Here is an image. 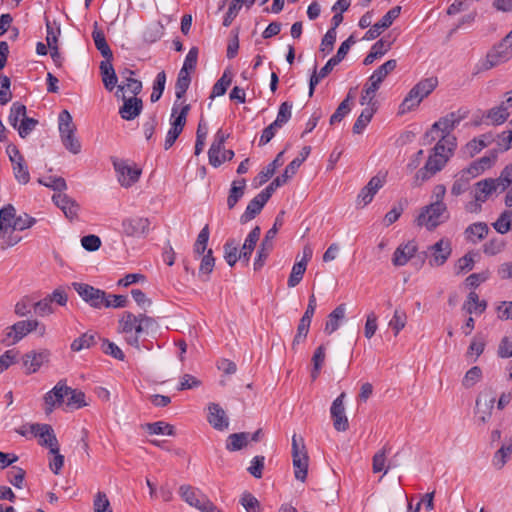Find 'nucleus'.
<instances>
[{"mask_svg": "<svg viewBox=\"0 0 512 512\" xmlns=\"http://www.w3.org/2000/svg\"><path fill=\"white\" fill-rule=\"evenodd\" d=\"M154 324V320L145 315L124 312L119 319L118 332L123 335L126 343L140 350V337Z\"/></svg>", "mask_w": 512, "mask_h": 512, "instance_id": "nucleus-1", "label": "nucleus"}, {"mask_svg": "<svg viewBox=\"0 0 512 512\" xmlns=\"http://www.w3.org/2000/svg\"><path fill=\"white\" fill-rule=\"evenodd\" d=\"M189 110V104H177V102L174 103L170 117L171 127L167 132L164 142L165 150H168L173 146L178 136L183 131Z\"/></svg>", "mask_w": 512, "mask_h": 512, "instance_id": "nucleus-2", "label": "nucleus"}, {"mask_svg": "<svg viewBox=\"0 0 512 512\" xmlns=\"http://www.w3.org/2000/svg\"><path fill=\"white\" fill-rule=\"evenodd\" d=\"M152 230L151 221L148 217L130 215L121 221L120 233L124 237L133 239H144Z\"/></svg>", "mask_w": 512, "mask_h": 512, "instance_id": "nucleus-3", "label": "nucleus"}, {"mask_svg": "<svg viewBox=\"0 0 512 512\" xmlns=\"http://www.w3.org/2000/svg\"><path fill=\"white\" fill-rule=\"evenodd\" d=\"M438 80L435 77H429L418 82L404 98L401 109L402 112L412 110L427 97L437 86Z\"/></svg>", "mask_w": 512, "mask_h": 512, "instance_id": "nucleus-4", "label": "nucleus"}, {"mask_svg": "<svg viewBox=\"0 0 512 512\" xmlns=\"http://www.w3.org/2000/svg\"><path fill=\"white\" fill-rule=\"evenodd\" d=\"M292 460L295 478L304 482L308 473L309 457L301 436H292Z\"/></svg>", "mask_w": 512, "mask_h": 512, "instance_id": "nucleus-5", "label": "nucleus"}, {"mask_svg": "<svg viewBox=\"0 0 512 512\" xmlns=\"http://www.w3.org/2000/svg\"><path fill=\"white\" fill-rule=\"evenodd\" d=\"M112 164L117 175V180L124 188L133 186L142 174V169L129 160L112 158Z\"/></svg>", "mask_w": 512, "mask_h": 512, "instance_id": "nucleus-6", "label": "nucleus"}, {"mask_svg": "<svg viewBox=\"0 0 512 512\" xmlns=\"http://www.w3.org/2000/svg\"><path fill=\"white\" fill-rule=\"evenodd\" d=\"M468 110L466 109H458L457 111L451 112L444 117H441L438 121H436L428 135L431 136L432 139H435V134L440 133L439 136H447L453 135L452 131L460 124V122L468 117Z\"/></svg>", "mask_w": 512, "mask_h": 512, "instance_id": "nucleus-7", "label": "nucleus"}, {"mask_svg": "<svg viewBox=\"0 0 512 512\" xmlns=\"http://www.w3.org/2000/svg\"><path fill=\"white\" fill-rule=\"evenodd\" d=\"M447 217V207L445 203H431L422 209L417 218V224L432 230Z\"/></svg>", "mask_w": 512, "mask_h": 512, "instance_id": "nucleus-8", "label": "nucleus"}, {"mask_svg": "<svg viewBox=\"0 0 512 512\" xmlns=\"http://www.w3.org/2000/svg\"><path fill=\"white\" fill-rule=\"evenodd\" d=\"M494 193H500V187L497 185L494 178H487L478 181L474 185L473 196L474 202H471L467 209L471 212H476L481 209L482 203L486 202L489 197Z\"/></svg>", "mask_w": 512, "mask_h": 512, "instance_id": "nucleus-9", "label": "nucleus"}, {"mask_svg": "<svg viewBox=\"0 0 512 512\" xmlns=\"http://www.w3.org/2000/svg\"><path fill=\"white\" fill-rule=\"evenodd\" d=\"M72 287L83 301L95 309L104 307L106 292L86 283H72Z\"/></svg>", "mask_w": 512, "mask_h": 512, "instance_id": "nucleus-10", "label": "nucleus"}, {"mask_svg": "<svg viewBox=\"0 0 512 512\" xmlns=\"http://www.w3.org/2000/svg\"><path fill=\"white\" fill-rule=\"evenodd\" d=\"M282 214L283 212L276 217L273 227L266 232V235L260 245V249L257 252V258L255 259L254 262L255 270H258L263 266L264 261L266 260V258L268 257L269 253L273 248V239L275 238L279 228L283 224Z\"/></svg>", "mask_w": 512, "mask_h": 512, "instance_id": "nucleus-11", "label": "nucleus"}, {"mask_svg": "<svg viewBox=\"0 0 512 512\" xmlns=\"http://www.w3.org/2000/svg\"><path fill=\"white\" fill-rule=\"evenodd\" d=\"M495 402L496 398L491 391L483 392L477 397L474 411L477 425H484L490 420Z\"/></svg>", "mask_w": 512, "mask_h": 512, "instance_id": "nucleus-12", "label": "nucleus"}, {"mask_svg": "<svg viewBox=\"0 0 512 512\" xmlns=\"http://www.w3.org/2000/svg\"><path fill=\"white\" fill-rule=\"evenodd\" d=\"M512 59V48L500 41L486 55L482 62L481 69L489 70Z\"/></svg>", "mask_w": 512, "mask_h": 512, "instance_id": "nucleus-13", "label": "nucleus"}, {"mask_svg": "<svg viewBox=\"0 0 512 512\" xmlns=\"http://www.w3.org/2000/svg\"><path fill=\"white\" fill-rule=\"evenodd\" d=\"M67 391L68 386L66 382L61 380L44 395L46 413H51L56 407H65Z\"/></svg>", "mask_w": 512, "mask_h": 512, "instance_id": "nucleus-14", "label": "nucleus"}, {"mask_svg": "<svg viewBox=\"0 0 512 512\" xmlns=\"http://www.w3.org/2000/svg\"><path fill=\"white\" fill-rule=\"evenodd\" d=\"M401 7L395 6L390 9L377 23L372 25L370 29L365 33L363 39L364 40H374L383 30L389 28L395 19H397L400 15Z\"/></svg>", "mask_w": 512, "mask_h": 512, "instance_id": "nucleus-15", "label": "nucleus"}, {"mask_svg": "<svg viewBox=\"0 0 512 512\" xmlns=\"http://www.w3.org/2000/svg\"><path fill=\"white\" fill-rule=\"evenodd\" d=\"M397 66V62L394 59H390L379 66L369 77L365 87L367 88V94L376 93L379 89L383 80L391 73Z\"/></svg>", "mask_w": 512, "mask_h": 512, "instance_id": "nucleus-16", "label": "nucleus"}, {"mask_svg": "<svg viewBox=\"0 0 512 512\" xmlns=\"http://www.w3.org/2000/svg\"><path fill=\"white\" fill-rule=\"evenodd\" d=\"M38 326L39 321L36 319L18 321L9 328L6 333V338L11 339V343L15 344L29 333L36 331Z\"/></svg>", "mask_w": 512, "mask_h": 512, "instance_id": "nucleus-17", "label": "nucleus"}, {"mask_svg": "<svg viewBox=\"0 0 512 512\" xmlns=\"http://www.w3.org/2000/svg\"><path fill=\"white\" fill-rule=\"evenodd\" d=\"M431 258L429 264L431 266H442L450 257L452 252L451 241L449 239L442 238L435 244L429 247Z\"/></svg>", "mask_w": 512, "mask_h": 512, "instance_id": "nucleus-18", "label": "nucleus"}, {"mask_svg": "<svg viewBox=\"0 0 512 512\" xmlns=\"http://www.w3.org/2000/svg\"><path fill=\"white\" fill-rule=\"evenodd\" d=\"M386 182V173H378L377 175L373 176L367 185L363 187L358 194L357 200L358 203H362L363 206H366L369 204L375 194L378 192L380 188L383 187V185Z\"/></svg>", "mask_w": 512, "mask_h": 512, "instance_id": "nucleus-19", "label": "nucleus"}, {"mask_svg": "<svg viewBox=\"0 0 512 512\" xmlns=\"http://www.w3.org/2000/svg\"><path fill=\"white\" fill-rule=\"evenodd\" d=\"M345 393H341L332 403L330 408L334 428L337 431H346L349 427L348 418L344 407Z\"/></svg>", "mask_w": 512, "mask_h": 512, "instance_id": "nucleus-20", "label": "nucleus"}, {"mask_svg": "<svg viewBox=\"0 0 512 512\" xmlns=\"http://www.w3.org/2000/svg\"><path fill=\"white\" fill-rule=\"evenodd\" d=\"M181 498L190 506L202 510L210 501L199 489L190 485H182L179 488Z\"/></svg>", "mask_w": 512, "mask_h": 512, "instance_id": "nucleus-21", "label": "nucleus"}, {"mask_svg": "<svg viewBox=\"0 0 512 512\" xmlns=\"http://www.w3.org/2000/svg\"><path fill=\"white\" fill-rule=\"evenodd\" d=\"M54 204L62 210L65 216L70 219H76L80 210L79 204L65 193H57L52 197Z\"/></svg>", "mask_w": 512, "mask_h": 512, "instance_id": "nucleus-22", "label": "nucleus"}, {"mask_svg": "<svg viewBox=\"0 0 512 512\" xmlns=\"http://www.w3.org/2000/svg\"><path fill=\"white\" fill-rule=\"evenodd\" d=\"M391 451L392 447L389 444H385L374 454L372 458V471L374 473L382 472L384 476L391 468L396 466L391 461H388Z\"/></svg>", "mask_w": 512, "mask_h": 512, "instance_id": "nucleus-23", "label": "nucleus"}, {"mask_svg": "<svg viewBox=\"0 0 512 512\" xmlns=\"http://www.w3.org/2000/svg\"><path fill=\"white\" fill-rule=\"evenodd\" d=\"M208 423L216 430L223 431L229 426V419L224 409L217 403L208 404Z\"/></svg>", "mask_w": 512, "mask_h": 512, "instance_id": "nucleus-24", "label": "nucleus"}, {"mask_svg": "<svg viewBox=\"0 0 512 512\" xmlns=\"http://www.w3.org/2000/svg\"><path fill=\"white\" fill-rule=\"evenodd\" d=\"M50 352L48 350H42L39 352L31 351L24 355L23 366L26 369V373L32 374L37 372L40 367L49 360Z\"/></svg>", "mask_w": 512, "mask_h": 512, "instance_id": "nucleus-25", "label": "nucleus"}, {"mask_svg": "<svg viewBox=\"0 0 512 512\" xmlns=\"http://www.w3.org/2000/svg\"><path fill=\"white\" fill-rule=\"evenodd\" d=\"M143 109V102L136 96L124 99L123 105L119 109V115L122 119L130 121L140 115Z\"/></svg>", "mask_w": 512, "mask_h": 512, "instance_id": "nucleus-26", "label": "nucleus"}, {"mask_svg": "<svg viewBox=\"0 0 512 512\" xmlns=\"http://www.w3.org/2000/svg\"><path fill=\"white\" fill-rule=\"evenodd\" d=\"M417 252V244L415 241H408L407 243L399 245L392 257V263L395 266H404Z\"/></svg>", "mask_w": 512, "mask_h": 512, "instance_id": "nucleus-27", "label": "nucleus"}, {"mask_svg": "<svg viewBox=\"0 0 512 512\" xmlns=\"http://www.w3.org/2000/svg\"><path fill=\"white\" fill-rule=\"evenodd\" d=\"M30 430L35 436L40 438L41 445L54 447V450H56V444H58V441L50 425L32 424L30 426Z\"/></svg>", "mask_w": 512, "mask_h": 512, "instance_id": "nucleus-28", "label": "nucleus"}, {"mask_svg": "<svg viewBox=\"0 0 512 512\" xmlns=\"http://www.w3.org/2000/svg\"><path fill=\"white\" fill-rule=\"evenodd\" d=\"M260 233H261L260 227L259 226L254 227L250 231V233L247 235V237L241 247V250L239 252V258H242V260H244L246 263L249 262L251 254L254 251L255 246L259 240Z\"/></svg>", "mask_w": 512, "mask_h": 512, "instance_id": "nucleus-29", "label": "nucleus"}, {"mask_svg": "<svg viewBox=\"0 0 512 512\" xmlns=\"http://www.w3.org/2000/svg\"><path fill=\"white\" fill-rule=\"evenodd\" d=\"M391 46H392L391 40L386 39L385 37L381 38L380 40H378L376 43L373 44L370 52L364 58L363 64L364 65L372 64L376 59L385 55L390 50Z\"/></svg>", "mask_w": 512, "mask_h": 512, "instance_id": "nucleus-30", "label": "nucleus"}, {"mask_svg": "<svg viewBox=\"0 0 512 512\" xmlns=\"http://www.w3.org/2000/svg\"><path fill=\"white\" fill-rule=\"evenodd\" d=\"M456 146L457 140L454 135L440 136V139L436 143L433 152L449 160Z\"/></svg>", "mask_w": 512, "mask_h": 512, "instance_id": "nucleus-31", "label": "nucleus"}, {"mask_svg": "<svg viewBox=\"0 0 512 512\" xmlns=\"http://www.w3.org/2000/svg\"><path fill=\"white\" fill-rule=\"evenodd\" d=\"M267 201L264 198H261L259 194H257L247 205L244 213L240 217V222L245 224L252 219H254L263 209Z\"/></svg>", "mask_w": 512, "mask_h": 512, "instance_id": "nucleus-32", "label": "nucleus"}, {"mask_svg": "<svg viewBox=\"0 0 512 512\" xmlns=\"http://www.w3.org/2000/svg\"><path fill=\"white\" fill-rule=\"evenodd\" d=\"M100 71L104 87L108 91H113L117 86L118 78L111 60L106 59L105 61H102L100 64Z\"/></svg>", "mask_w": 512, "mask_h": 512, "instance_id": "nucleus-33", "label": "nucleus"}, {"mask_svg": "<svg viewBox=\"0 0 512 512\" xmlns=\"http://www.w3.org/2000/svg\"><path fill=\"white\" fill-rule=\"evenodd\" d=\"M346 314V305L340 304L337 306L329 315L328 319L325 323L324 331L327 334H332L335 332L339 326L341 321L345 318Z\"/></svg>", "mask_w": 512, "mask_h": 512, "instance_id": "nucleus-34", "label": "nucleus"}, {"mask_svg": "<svg viewBox=\"0 0 512 512\" xmlns=\"http://www.w3.org/2000/svg\"><path fill=\"white\" fill-rule=\"evenodd\" d=\"M339 62H337L333 57H331L327 63L320 69L319 72L316 71V66L314 67V72L310 77L309 81V96H312L315 90L316 85L325 78L335 66H337Z\"/></svg>", "mask_w": 512, "mask_h": 512, "instance_id": "nucleus-35", "label": "nucleus"}, {"mask_svg": "<svg viewBox=\"0 0 512 512\" xmlns=\"http://www.w3.org/2000/svg\"><path fill=\"white\" fill-rule=\"evenodd\" d=\"M16 210L12 205H7L0 210V236L5 238L13 226Z\"/></svg>", "mask_w": 512, "mask_h": 512, "instance_id": "nucleus-36", "label": "nucleus"}, {"mask_svg": "<svg viewBox=\"0 0 512 512\" xmlns=\"http://www.w3.org/2000/svg\"><path fill=\"white\" fill-rule=\"evenodd\" d=\"M491 141L492 137L486 134L474 138L465 145V147L463 148V154L468 157H473L482 149L487 147L491 143Z\"/></svg>", "mask_w": 512, "mask_h": 512, "instance_id": "nucleus-37", "label": "nucleus"}, {"mask_svg": "<svg viewBox=\"0 0 512 512\" xmlns=\"http://www.w3.org/2000/svg\"><path fill=\"white\" fill-rule=\"evenodd\" d=\"M85 394L68 386L65 410L72 411L86 406Z\"/></svg>", "mask_w": 512, "mask_h": 512, "instance_id": "nucleus-38", "label": "nucleus"}, {"mask_svg": "<svg viewBox=\"0 0 512 512\" xmlns=\"http://www.w3.org/2000/svg\"><path fill=\"white\" fill-rule=\"evenodd\" d=\"M510 107H512V105H508V103H505V100L502 101L499 105L491 108L487 112V119L490 120V122L495 125H500L504 123L509 116L508 109Z\"/></svg>", "mask_w": 512, "mask_h": 512, "instance_id": "nucleus-39", "label": "nucleus"}, {"mask_svg": "<svg viewBox=\"0 0 512 512\" xmlns=\"http://www.w3.org/2000/svg\"><path fill=\"white\" fill-rule=\"evenodd\" d=\"M92 38H93L96 48L101 53V55L107 60H112L113 53H112L109 45L106 42V38H105L103 31H101L97 28V22H95V24H94Z\"/></svg>", "mask_w": 512, "mask_h": 512, "instance_id": "nucleus-40", "label": "nucleus"}, {"mask_svg": "<svg viewBox=\"0 0 512 512\" xmlns=\"http://www.w3.org/2000/svg\"><path fill=\"white\" fill-rule=\"evenodd\" d=\"M246 189L245 179L234 180L229 190L227 198V206L229 209H233L237 202L243 197Z\"/></svg>", "mask_w": 512, "mask_h": 512, "instance_id": "nucleus-41", "label": "nucleus"}, {"mask_svg": "<svg viewBox=\"0 0 512 512\" xmlns=\"http://www.w3.org/2000/svg\"><path fill=\"white\" fill-rule=\"evenodd\" d=\"M488 231L487 224L483 222L473 223L465 230L466 239L472 243H477L486 237Z\"/></svg>", "mask_w": 512, "mask_h": 512, "instance_id": "nucleus-42", "label": "nucleus"}, {"mask_svg": "<svg viewBox=\"0 0 512 512\" xmlns=\"http://www.w3.org/2000/svg\"><path fill=\"white\" fill-rule=\"evenodd\" d=\"M512 455V440L509 443L503 444L495 453L492 458V465L501 470L508 462Z\"/></svg>", "mask_w": 512, "mask_h": 512, "instance_id": "nucleus-43", "label": "nucleus"}, {"mask_svg": "<svg viewBox=\"0 0 512 512\" xmlns=\"http://www.w3.org/2000/svg\"><path fill=\"white\" fill-rule=\"evenodd\" d=\"M487 304L485 301H480L475 292L468 294L467 300L463 304V310L469 314H481L485 311Z\"/></svg>", "mask_w": 512, "mask_h": 512, "instance_id": "nucleus-44", "label": "nucleus"}, {"mask_svg": "<svg viewBox=\"0 0 512 512\" xmlns=\"http://www.w3.org/2000/svg\"><path fill=\"white\" fill-rule=\"evenodd\" d=\"M215 266V258L211 249L206 254L201 255V262L199 267L198 275L203 281L209 279V275L213 271Z\"/></svg>", "mask_w": 512, "mask_h": 512, "instance_id": "nucleus-45", "label": "nucleus"}, {"mask_svg": "<svg viewBox=\"0 0 512 512\" xmlns=\"http://www.w3.org/2000/svg\"><path fill=\"white\" fill-rule=\"evenodd\" d=\"M487 344L486 336L483 334H476L467 349L466 356L472 357L474 356V361L484 352Z\"/></svg>", "mask_w": 512, "mask_h": 512, "instance_id": "nucleus-46", "label": "nucleus"}, {"mask_svg": "<svg viewBox=\"0 0 512 512\" xmlns=\"http://www.w3.org/2000/svg\"><path fill=\"white\" fill-rule=\"evenodd\" d=\"M96 344V334L86 332L74 339L70 345L73 352H79L83 349H89Z\"/></svg>", "mask_w": 512, "mask_h": 512, "instance_id": "nucleus-47", "label": "nucleus"}, {"mask_svg": "<svg viewBox=\"0 0 512 512\" xmlns=\"http://www.w3.org/2000/svg\"><path fill=\"white\" fill-rule=\"evenodd\" d=\"M249 442V433L240 432L230 434L226 441L228 451H238L245 447Z\"/></svg>", "mask_w": 512, "mask_h": 512, "instance_id": "nucleus-48", "label": "nucleus"}, {"mask_svg": "<svg viewBox=\"0 0 512 512\" xmlns=\"http://www.w3.org/2000/svg\"><path fill=\"white\" fill-rule=\"evenodd\" d=\"M375 111L374 106H367L362 110L353 125V132L355 134H361L364 131L366 126L370 123Z\"/></svg>", "mask_w": 512, "mask_h": 512, "instance_id": "nucleus-49", "label": "nucleus"}, {"mask_svg": "<svg viewBox=\"0 0 512 512\" xmlns=\"http://www.w3.org/2000/svg\"><path fill=\"white\" fill-rule=\"evenodd\" d=\"M283 152H280L276 158L269 163L256 177L259 182V185L267 182L275 173L276 169L283 164L282 161Z\"/></svg>", "mask_w": 512, "mask_h": 512, "instance_id": "nucleus-50", "label": "nucleus"}, {"mask_svg": "<svg viewBox=\"0 0 512 512\" xmlns=\"http://www.w3.org/2000/svg\"><path fill=\"white\" fill-rule=\"evenodd\" d=\"M59 132L61 138L75 133L76 127L73 123L72 116L67 110H63L60 112L59 117Z\"/></svg>", "mask_w": 512, "mask_h": 512, "instance_id": "nucleus-51", "label": "nucleus"}, {"mask_svg": "<svg viewBox=\"0 0 512 512\" xmlns=\"http://www.w3.org/2000/svg\"><path fill=\"white\" fill-rule=\"evenodd\" d=\"M26 117V106L19 103L14 102L10 108V114L8 117L9 124L17 129L22 119Z\"/></svg>", "mask_w": 512, "mask_h": 512, "instance_id": "nucleus-52", "label": "nucleus"}, {"mask_svg": "<svg viewBox=\"0 0 512 512\" xmlns=\"http://www.w3.org/2000/svg\"><path fill=\"white\" fill-rule=\"evenodd\" d=\"M145 428L149 434L152 435H169L175 434L174 427L164 421H157L154 423L145 424Z\"/></svg>", "mask_w": 512, "mask_h": 512, "instance_id": "nucleus-53", "label": "nucleus"}, {"mask_svg": "<svg viewBox=\"0 0 512 512\" xmlns=\"http://www.w3.org/2000/svg\"><path fill=\"white\" fill-rule=\"evenodd\" d=\"M494 229L501 234H505L512 229V210L503 211L498 219L493 223Z\"/></svg>", "mask_w": 512, "mask_h": 512, "instance_id": "nucleus-54", "label": "nucleus"}, {"mask_svg": "<svg viewBox=\"0 0 512 512\" xmlns=\"http://www.w3.org/2000/svg\"><path fill=\"white\" fill-rule=\"evenodd\" d=\"M239 252L238 243L234 239H230L224 244V258L230 267H233L240 259Z\"/></svg>", "mask_w": 512, "mask_h": 512, "instance_id": "nucleus-55", "label": "nucleus"}, {"mask_svg": "<svg viewBox=\"0 0 512 512\" xmlns=\"http://www.w3.org/2000/svg\"><path fill=\"white\" fill-rule=\"evenodd\" d=\"M232 82V76L229 71H224L223 75L217 82L214 84L212 89L211 97L222 96L226 93L227 88L230 86Z\"/></svg>", "mask_w": 512, "mask_h": 512, "instance_id": "nucleus-56", "label": "nucleus"}, {"mask_svg": "<svg viewBox=\"0 0 512 512\" xmlns=\"http://www.w3.org/2000/svg\"><path fill=\"white\" fill-rule=\"evenodd\" d=\"M165 84L166 74L164 71H161L156 75V78L153 83L152 93L150 95V100L152 103L157 102L161 98L163 91L165 89Z\"/></svg>", "mask_w": 512, "mask_h": 512, "instance_id": "nucleus-57", "label": "nucleus"}, {"mask_svg": "<svg viewBox=\"0 0 512 512\" xmlns=\"http://www.w3.org/2000/svg\"><path fill=\"white\" fill-rule=\"evenodd\" d=\"M209 240V228L208 225L204 226L199 232L196 242L193 246V252L195 256H201L205 253L207 248V243Z\"/></svg>", "mask_w": 512, "mask_h": 512, "instance_id": "nucleus-58", "label": "nucleus"}, {"mask_svg": "<svg viewBox=\"0 0 512 512\" xmlns=\"http://www.w3.org/2000/svg\"><path fill=\"white\" fill-rule=\"evenodd\" d=\"M38 183L45 187L58 191V193H62L67 189L66 181L62 177L49 176L46 178H39Z\"/></svg>", "mask_w": 512, "mask_h": 512, "instance_id": "nucleus-59", "label": "nucleus"}, {"mask_svg": "<svg viewBox=\"0 0 512 512\" xmlns=\"http://www.w3.org/2000/svg\"><path fill=\"white\" fill-rule=\"evenodd\" d=\"M191 83L190 74L185 71H180L175 84V95L177 99H181L188 90Z\"/></svg>", "mask_w": 512, "mask_h": 512, "instance_id": "nucleus-60", "label": "nucleus"}, {"mask_svg": "<svg viewBox=\"0 0 512 512\" xmlns=\"http://www.w3.org/2000/svg\"><path fill=\"white\" fill-rule=\"evenodd\" d=\"M407 321V315L404 311L396 309L393 317L389 321V326L394 331V335H398L399 332L405 327Z\"/></svg>", "mask_w": 512, "mask_h": 512, "instance_id": "nucleus-61", "label": "nucleus"}, {"mask_svg": "<svg viewBox=\"0 0 512 512\" xmlns=\"http://www.w3.org/2000/svg\"><path fill=\"white\" fill-rule=\"evenodd\" d=\"M500 187V193L506 191L512 185V164L507 165L500 173L498 178H494Z\"/></svg>", "mask_w": 512, "mask_h": 512, "instance_id": "nucleus-62", "label": "nucleus"}, {"mask_svg": "<svg viewBox=\"0 0 512 512\" xmlns=\"http://www.w3.org/2000/svg\"><path fill=\"white\" fill-rule=\"evenodd\" d=\"M94 512H113L110 501L104 492H98L93 502Z\"/></svg>", "mask_w": 512, "mask_h": 512, "instance_id": "nucleus-63", "label": "nucleus"}, {"mask_svg": "<svg viewBox=\"0 0 512 512\" xmlns=\"http://www.w3.org/2000/svg\"><path fill=\"white\" fill-rule=\"evenodd\" d=\"M240 503L246 512H259L260 503L255 496L249 492H244L240 498Z\"/></svg>", "mask_w": 512, "mask_h": 512, "instance_id": "nucleus-64", "label": "nucleus"}]
</instances>
